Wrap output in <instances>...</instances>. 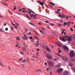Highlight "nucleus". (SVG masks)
<instances>
[{
	"instance_id": "obj_1",
	"label": "nucleus",
	"mask_w": 75,
	"mask_h": 75,
	"mask_svg": "<svg viewBox=\"0 0 75 75\" xmlns=\"http://www.w3.org/2000/svg\"><path fill=\"white\" fill-rule=\"evenodd\" d=\"M70 57H75V53L74 52V51L71 50L70 51Z\"/></svg>"
},
{
	"instance_id": "obj_2",
	"label": "nucleus",
	"mask_w": 75,
	"mask_h": 75,
	"mask_svg": "<svg viewBox=\"0 0 75 75\" xmlns=\"http://www.w3.org/2000/svg\"><path fill=\"white\" fill-rule=\"evenodd\" d=\"M60 39L62 41H64L65 42V41H67V39L66 38H65V37L64 36H62L61 37H60Z\"/></svg>"
},
{
	"instance_id": "obj_3",
	"label": "nucleus",
	"mask_w": 75,
	"mask_h": 75,
	"mask_svg": "<svg viewBox=\"0 0 75 75\" xmlns=\"http://www.w3.org/2000/svg\"><path fill=\"white\" fill-rule=\"evenodd\" d=\"M48 64L50 66H51V67H52L53 66V65H54V64H53V62L51 61H49L48 62Z\"/></svg>"
},
{
	"instance_id": "obj_4",
	"label": "nucleus",
	"mask_w": 75,
	"mask_h": 75,
	"mask_svg": "<svg viewBox=\"0 0 75 75\" xmlns=\"http://www.w3.org/2000/svg\"><path fill=\"white\" fill-rule=\"evenodd\" d=\"M47 59H50V60L52 59V56L51 55H50V54H47Z\"/></svg>"
},
{
	"instance_id": "obj_5",
	"label": "nucleus",
	"mask_w": 75,
	"mask_h": 75,
	"mask_svg": "<svg viewBox=\"0 0 75 75\" xmlns=\"http://www.w3.org/2000/svg\"><path fill=\"white\" fill-rule=\"evenodd\" d=\"M72 40V37L69 36L67 37V40L68 41H71Z\"/></svg>"
},
{
	"instance_id": "obj_6",
	"label": "nucleus",
	"mask_w": 75,
	"mask_h": 75,
	"mask_svg": "<svg viewBox=\"0 0 75 75\" xmlns=\"http://www.w3.org/2000/svg\"><path fill=\"white\" fill-rule=\"evenodd\" d=\"M57 71L58 73H61L63 71V69L62 68H60L58 69H57Z\"/></svg>"
},
{
	"instance_id": "obj_7",
	"label": "nucleus",
	"mask_w": 75,
	"mask_h": 75,
	"mask_svg": "<svg viewBox=\"0 0 75 75\" xmlns=\"http://www.w3.org/2000/svg\"><path fill=\"white\" fill-rule=\"evenodd\" d=\"M63 48L64 50H65V51H67L69 50L68 47L66 45H64L63 46Z\"/></svg>"
},
{
	"instance_id": "obj_8",
	"label": "nucleus",
	"mask_w": 75,
	"mask_h": 75,
	"mask_svg": "<svg viewBox=\"0 0 75 75\" xmlns=\"http://www.w3.org/2000/svg\"><path fill=\"white\" fill-rule=\"evenodd\" d=\"M62 58L63 59L64 61H68V58H67V57H62Z\"/></svg>"
},
{
	"instance_id": "obj_9",
	"label": "nucleus",
	"mask_w": 75,
	"mask_h": 75,
	"mask_svg": "<svg viewBox=\"0 0 75 75\" xmlns=\"http://www.w3.org/2000/svg\"><path fill=\"white\" fill-rule=\"evenodd\" d=\"M62 58L63 59L64 61H68V58H67V57H62Z\"/></svg>"
},
{
	"instance_id": "obj_10",
	"label": "nucleus",
	"mask_w": 75,
	"mask_h": 75,
	"mask_svg": "<svg viewBox=\"0 0 75 75\" xmlns=\"http://www.w3.org/2000/svg\"><path fill=\"white\" fill-rule=\"evenodd\" d=\"M63 23L64 24V25H70V24L71 23V22H64Z\"/></svg>"
},
{
	"instance_id": "obj_11",
	"label": "nucleus",
	"mask_w": 75,
	"mask_h": 75,
	"mask_svg": "<svg viewBox=\"0 0 75 75\" xmlns=\"http://www.w3.org/2000/svg\"><path fill=\"white\" fill-rule=\"evenodd\" d=\"M69 74V72L68 71H65L64 72L63 75H68Z\"/></svg>"
},
{
	"instance_id": "obj_12",
	"label": "nucleus",
	"mask_w": 75,
	"mask_h": 75,
	"mask_svg": "<svg viewBox=\"0 0 75 75\" xmlns=\"http://www.w3.org/2000/svg\"><path fill=\"white\" fill-rule=\"evenodd\" d=\"M30 29L31 30H32V31H33V32L35 33V34H37L38 35V33H37L36 32H35V30H33V29L30 28Z\"/></svg>"
},
{
	"instance_id": "obj_13",
	"label": "nucleus",
	"mask_w": 75,
	"mask_h": 75,
	"mask_svg": "<svg viewBox=\"0 0 75 75\" xmlns=\"http://www.w3.org/2000/svg\"><path fill=\"white\" fill-rule=\"evenodd\" d=\"M42 47L43 48H44V49L45 50H47V46H45L44 45H43Z\"/></svg>"
},
{
	"instance_id": "obj_14",
	"label": "nucleus",
	"mask_w": 75,
	"mask_h": 75,
	"mask_svg": "<svg viewBox=\"0 0 75 75\" xmlns=\"http://www.w3.org/2000/svg\"><path fill=\"white\" fill-rule=\"evenodd\" d=\"M24 36L23 37V39L24 40H28V38H27V36L25 35V34H24Z\"/></svg>"
},
{
	"instance_id": "obj_15",
	"label": "nucleus",
	"mask_w": 75,
	"mask_h": 75,
	"mask_svg": "<svg viewBox=\"0 0 75 75\" xmlns=\"http://www.w3.org/2000/svg\"><path fill=\"white\" fill-rule=\"evenodd\" d=\"M39 4L41 6H43V5H44V2L40 1V4Z\"/></svg>"
},
{
	"instance_id": "obj_16",
	"label": "nucleus",
	"mask_w": 75,
	"mask_h": 75,
	"mask_svg": "<svg viewBox=\"0 0 75 75\" xmlns=\"http://www.w3.org/2000/svg\"><path fill=\"white\" fill-rule=\"evenodd\" d=\"M37 15H34L33 14H32L31 15H30V17L31 18H33V17H37Z\"/></svg>"
},
{
	"instance_id": "obj_17",
	"label": "nucleus",
	"mask_w": 75,
	"mask_h": 75,
	"mask_svg": "<svg viewBox=\"0 0 75 75\" xmlns=\"http://www.w3.org/2000/svg\"><path fill=\"white\" fill-rule=\"evenodd\" d=\"M47 51H48V52H51V50H50V49L48 47H47Z\"/></svg>"
},
{
	"instance_id": "obj_18",
	"label": "nucleus",
	"mask_w": 75,
	"mask_h": 75,
	"mask_svg": "<svg viewBox=\"0 0 75 75\" xmlns=\"http://www.w3.org/2000/svg\"><path fill=\"white\" fill-rule=\"evenodd\" d=\"M59 16L60 17H61L62 18H64L65 17V16L64 15H63V16L61 15V14H59Z\"/></svg>"
},
{
	"instance_id": "obj_19",
	"label": "nucleus",
	"mask_w": 75,
	"mask_h": 75,
	"mask_svg": "<svg viewBox=\"0 0 75 75\" xmlns=\"http://www.w3.org/2000/svg\"><path fill=\"white\" fill-rule=\"evenodd\" d=\"M22 51H26V49L25 47H23L22 48Z\"/></svg>"
},
{
	"instance_id": "obj_20",
	"label": "nucleus",
	"mask_w": 75,
	"mask_h": 75,
	"mask_svg": "<svg viewBox=\"0 0 75 75\" xmlns=\"http://www.w3.org/2000/svg\"><path fill=\"white\" fill-rule=\"evenodd\" d=\"M69 64L70 67H72L73 65H74L73 64H72V63L71 62H69Z\"/></svg>"
},
{
	"instance_id": "obj_21",
	"label": "nucleus",
	"mask_w": 75,
	"mask_h": 75,
	"mask_svg": "<svg viewBox=\"0 0 75 75\" xmlns=\"http://www.w3.org/2000/svg\"><path fill=\"white\" fill-rule=\"evenodd\" d=\"M35 45H36V47H38V45H40V43H39V42H38V44H35Z\"/></svg>"
},
{
	"instance_id": "obj_22",
	"label": "nucleus",
	"mask_w": 75,
	"mask_h": 75,
	"mask_svg": "<svg viewBox=\"0 0 75 75\" xmlns=\"http://www.w3.org/2000/svg\"><path fill=\"white\" fill-rule=\"evenodd\" d=\"M65 29H62V34H64V31H65Z\"/></svg>"
},
{
	"instance_id": "obj_23",
	"label": "nucleus",
	"mask_w": 75,
	"mask_h": 75,
	"mask_svg": "<svg viewBox=\"0 0 75 75\" xmlns=\"http://www.w3.org/2000/svg\"><path fill=\"white\" fill-rule=\"evenodd\" d=\"M0 64L1 65V66H2V67H4V66L3 65V64H2L1 61H0Z\"/></svg>"
},
{
	"instance_id": "obj_24",
	"label": "nucleus",
	"mask_w": 75,
	"mask_h": 75,
	"mask_svg": "<svg viewBox=\"0 0 75 75\" xmlns=\"http://www.w3.org/2000/svg\"><path fill=\"white\" fill-rule=\"evenodd\" d=\"M14 25L15 27V29H16L17 30V27H18V26L17 25Z\"/></svg>"
},
{
	"instance_id": "obj_25",
	"label": "nucleus",
	"mask_w": 75,
	"mask_h": 75,
	"mask_svg": "<svg viewBox=\"0 0 75 75\" xmlns=\"http://www.w3.org/2000/svg\"><path fill=\"white\" fill-rule=\"evenodd\" d=\"M28 23L30 24V25H33V26H34V24H33V23H31V22H28Z\"/></svg>"
},
{
	"instance_id": "obj_26",
	"label": "nucleus",
	"mask_w": 75,
	"mask_h": 75,
	"mask_svg": "<svg viewBox=\"0 0 75 75\" xmlns=\"http://www.w3.org/2000/svg\"><path fill=\"white\" fill-rule=\"evenodd\" d=\"M28 9L29 10V9ZM30 11H31V12H32V13H33V14H35V13H34V11H33L31 10L30 9Z\"/></svg>"
},
{
	"instance_id": "obj_27",
	"label": "nucleus",
	"mask_w": 75,
	"mask_h": 75,
	"mask_svg": "<svg viewBox=\"0 0 75 75\" xmlns=\"http://www.w3.org/2000/svg\"><path fill=\"white\" fill-rule=\"evenodd\" d=\"M72 70H73L74 72H75V67L73 68H72Z\"/></svg>"
},
{
	"instance_id": "obj_28",
	"label": "nucleus",
	"mask_w": 75,
	"mask_h": 75,
	"mask_svg": "<svg viewBox=\"0 0 75 75\" xmlns=\"http://www.w3.org/2000/svg\"><path fill=\"white\" fill-rule=\"evenodd\" d=\"M26 16L28 18H29V19H31V18H30V17H29L28 15V14L26 15Z\"/></svg>"
},
{
	"instance_id": "obj_29",
	"label": "nucleus",
	"mask_w": 75,
	"mask_h": 75,
	"mask_svg": "<svg viewBox=\"0 0 75 75\" xmlns=\"http://www.w3.org/2000/svg\"><path fill=\"white\" fill-rule=\"evenodd\" d=\"M39 31L42 34H44V32L42 31L41 30H40Z\"/></svg>"
},
{
	"instance_id": "obj_30",
	"label": "nucleus",
	"mask_w": 75,
	"mask_h": 75,
	"mask_svg": "<svg viewBox=\"0 0 75 75\" xmlns=\"http://www.w3.org/2000/svg\"><path fill=\"white\" fill-rule=\"evenodd\" d=\"M65 17H66V18H66V19H67V20L68 19V18H69V17H68V16H67V17L65 16Z\"/></svg>"
},
{
	"instance_id": "obj_31",
	"label": "nucleus",
	"mask_w": 75,
	"mask_h": 75,
	"mask_svg": "<svg viewBox=\"0 0 75 75\" xmlns=\"http://www.w3.org/2000/svg\"><path fill=\"white\" fill-rule=\"evenodd\" d=\"M16 40H20V38H19V37H17L16 38Z\"/></svg>"
},
{
	"instance_id": "obj_32",
	"label": "nucleus",
	"mask_w": 75,
	"mask_h": 75,
	"mask_svg": "<svg viewBox=\"0 0 75 75\" xmlns=\"http://www.w3.org/2000/svg\"><path fill=\"white\" fill-rule=\"evenodd\" d=\"M22 62H26V60L24 59L22 61Z\"/></svg>"
},
{
	"instance_id": "obj_33",
	"label": "nucleus",
	"mask_w": 75,
	"mask_h": 75,
	"mask_svg": "<svg viewBox=\"0 0 75 75\" xmlns=\"http://www.w3.org/2000/svg\"><path fill=\"white\" fill-rule=\"evenodd\" d=\"M57 55H58L60 57H63L62 56L59 54H58Z\"/></svg>"
},
{
	"instance_id": "obj_34",
	"label": "nucleus",
	"mask_w": 75,
	"mask_h": 75,
	"mask_svg": "<svg viewBox=\"0 0 75 75\" xmlns=\"http://www.w3.org/2000/svg\"><path fill=\"white\" fill-rule=\"evenodd\" d=\"M39 71H41V70H40V69H38L36 70V72H39Z\"/></svg>"
},
{
	"instance_id": "obj_35",
	"label": "nucleus",
	"mask_w": 75,
	"mask_h": 75,
	"mask_svg": "<svg viewBox=\"0 0 75 75\" xmlns=\"http://www.w3.org/2000/svg\"><path fill=\"white\" fill-rule=\"evenodd\" d=\"M53 60L55 61H57V59L55 58H53Z\"/></svg>"
},
{
	"instance_id": "obj_36",
	"label": "nucleus",
	"mask_w": 75,
	"mask_h": 75,
	"mask_svg": "<svg viewBox=\"0 0 75 75\" xmlns=\"http://www.w3.org/2000/svg\"><path fill=\"white\" fill-rule=\"evenodd\" d=\"M58 25H59V27H61V26H62V25L61 24L59 23L58 24Z\"/></svg>"
},
{
	"instance_id": "obj_37",
	"label": "nucleus",
	"mask_w": 75,
	"mask_h": 75,
	"mask_svg": "<svg viewBox=\"0 0 75 75\" xmlns=\"http://www.w3.org/2000/svg\"><path fill=\"white\" fill-rule=\"evenodd\" d=\"M16 6H15L14 7H13V10H16Z\"/></svg>"
},
{
	"instance_id": "obj_38",
	"label": "nucleus",
	"mask_w": 75,
	"mask_h": 75,
	"mask_svg": "<svg viewBox=\"0 0 75 75\" xmlns=\"http://www.w3.org/2000/svg\"><path fill=\"white\" fill-rule=\"evenodd\" d=\"M61 64H59L57 66L58 67H61Z\"/></svg>"
},
{
	"instance_id": "obj_39",
	"label": "nucleus",
	"mask_w": 75,
	"mask_h": 75,
	"mask_svg": "<svg viewBox=\"0 0 75 75\" xmlns=\"http://www.w3.org/2000/svg\"><path fill=\"white\" fill-rule=\"evenodd\" d=\"M35 38H36V40H37L39 41V40H38V38H37V37L36 36H35Z\"/></svg>"
},
{
	"instance_id": "obj_40",
	"label": "nucleus",
	"mask_w": 75,
	"mask_h": 75,
	"mask_svg": "<svg viewBox=\"0 0 75 75\" xmlns=\"http://www.w3.org/2000/svg\"><path fill=\"white\" fill-rule=\"evenodd\" d=\"M23 13H28V12L27 11H25L24 10H23L22 11Z\"/></svg>"
},
{
	"instance_id": "obj_41",
	"label": "nucleus",
	"mask_w": 75,
	"mask_h": 75,
	"mask_svg": "<svg viewBox=\"0 0 75 75\" xmlns=\"http://www.w3.org/2000/svg\"><path fill=\"white\" fill-rule=\"evenodd\" d=\"M11 24H12V25H15V24H14V23H13V22H11Z\"/></svg>"
},
{
	"instance_id": "obj_42",
	"label": "nucleus",
	"mask_w": 75,
	"mask_h": 75,
	"mask_svg": "<svg viewBox=\"0 0 75 75\" xmlns=\"http://www.w3.org/2000/svg\"><path fill=\"white\" fill-rule=\"evenodd\" d=\"M75 59H72V62H75Z\"/></svg>"
},
{
	"instance_id": "obj_43",
	"label": "nucleus",
	"mask_w": 75,
	"mask_h": 75,
	"mask_svg": "<svg viewBox=\"0 0 75 75\" xmlns=\"http://www.w3.org/2000/svg\"><path fill=\"white\" fill-rule=\"evenodd\" d=\"M58 45L59 46V47H61V43H58Z\"/></svg>"
},
{
	"instance_id": "obj_44",
	"label": "nucleus",
	"mask_w": 75,
	"mask_h": 75,
	"mask_svg": "<svg viewBox=\"0 0 75 75\" xmlns=\"http://www.w3.org/2000/svg\"><path fill=\"white\" fill-rule=\"evenodd\" d=\"M29 12V13L30 14V16H31V12L30 11H28Z\"/></svg>"
},
{
	"instance_id": "obj_45",
	"label": "nucleus",
	"mask_w": 75,
	"mask_h": 75,
	"mask_svg": "<svg viewBox=\"0 0 75 75\" xmlns=\"http://www.w3.org/2000/svg\"><path fill=\"white\" fill-rule=\"evenodd\" d=\"M3 32V30H2V29H0V32Z\"/></svg>"
},
{
	"instance_id": "obj_46",
	"label": "nucleus",
	"mask_w": 75,
	"mask_h": 75,
	"mask_svg": "<svg viewBox=\"0 0 75 75\" xmlns=\"http://www.w3.org/2000/svg\"><path fill=\"white\" fill-rule=\"evenodd\" d=\"M22 60H23V59H22V58H21L19 59V61H22Z\"/></svg>"
},
{
	"instance_id": "obj_47",
	"label": "nucleus",
	"mask_w": 75,
	"mask_h": 75,
	"mask_svg": "<svg viewBox=\"0 0 75 75\" xmlns=\"http://www.w3.org/2000/svg\"><path fill=\"white\" fill-rule=\"evenodd\" d=\"M30 40H32V39H33V38L31 36H30Z\"/></svg>"
},
{
	"instance_id": "obj_48",
	"label": "nucleus",
	"mask_w": 75,
	"mask_h": 75,
	"mask_svg": "<svg viewBox=\"0 0 75 75\" xmlns=\"http://www.w3.org/2000/svg\"><path fill=\"white\" fill-rule=\"evenodd\" d=\"M50 24L52 26H54V24L53 23H51V24Z\"/></svg>"
},
{
	"instance_id": "obj_49",
	"label": "nucleus",
	"mask_w": 75,
	"mask_h": 75,
	"mask_svg": "<svg viewBox=\"0 0 75 75\" xmlns=\"http://www.w3.org/2000/svg\"><path fill=\"white\" fill-rule=\"evenodd\" d=\"M57 10L58 11H61V9H58Z\"/></svg>"
},
{
	"instance_id": "obj_50",
	"label": "nucleus",
	"mask_w": 75,
	"mask_h": 75,
	"mask_svg": "<svg viewBox=\"0 0 75 75\" xmlns=\"http://www.w3.org/2000/svg\"><path fill=\"white\" fill-rule=\"evenodd\" d=\"M5 30H6V31H8V28H5Z\"/></svg>"
},
{
	"instance_id": "obj_51",
	"label": "nucleus",
	"mask_w": 75,
	"mask_h": 75,
	"mask_svg": "<svg viewBox=\"0 0 75 75\" xmlns=\"http://www.w3.org/2000/svg\"><path fill=\"white\" fill-rule=\"evenodd\" d=\"M22 10H23V8L21 9H19V11H21Z\"/></svg>"
},
{
	"instance_id": "obj_52",
	"label": "nucleus",
	"mask_w": 75,
	"mask_h": 75,
	"mask_svg": "<svg viewBox=\"0 0 75 75\" xmlns=\"http://www.w3.org/2000/svg\"><path fill=\"white\" fill-rule=\"evenodd\" d=\"M64 38H68V36H64Z\"/></svg>"
},
{
	"instance_id": "obj_53",
	"label": "nucleus",
	"mask_w": 75,
	"mask_h": 75,
	"mask_svg": "<svg viewBox=\"0 0 75 75\" xmlns=\"http://www.w3.org/2000/svg\"><path fill=\"white\" fill-rule=\"evenodd\" d=\"M26 53L27 54H29V52L28 51H27Z\"/></svg>"
},
{
	"instance_id": "obj_54",
	"label": "nucleus",
	"mask_w": 75,
	"mask_h": 75,
	"mask_svg": "<svg viewBox=\"0 0 75 75\" xmlns=\"http://www.w3.org/2000/svg\"><path fill=\"white\" fill-rule=\"evenodd\" d=\"M37 55L38 56V54H39V53H38V52H37Z\"/></svg>"
},
{
	"instance_id": "obj_55",
	"label": "nucleus",
	"mask_w": 75,
	"mask_h": 75,
	"mask_svg": "<svg viewBox=\"0 0 75 75\" xmlns=\"http://www.w3.org/2000/svg\"><path fill=\"white\" fill-rule=\"evenodd\" d=\"M52 6H55V4L53 3V4H52Z\"/></svg>"
},
{
	"instance_id": "obj_56",
	"label": "nucleus",
	"mask_w": 75,
	"mask_h": 75,
	"mask_svg": "<svg viewBox=\"0 0 75 75\" xmlns=\"http://www.w3.org/2000/svg\"><path fill=\"white\" fill-rule=\"evenodd\" d=\"M38 24H39V25H42V24L41 23H38Z\"/></svg>"
},
{
	"instance_id": "obj_57",
	"label": "nucleus",
	"mask_w": 75,
	"mask_h": 75,
	"mask_svg": "<svg viewBox=\"0 0 75 75\" xmlns=\"http://www.w3.org/2000/svg\"><path fill=\"white\" fill-rule=\"evenodd\" d=\"M42 30H45V29H44V28H42Z\"/></svg>"
},
{
	"instance_id": "obj_58",
	"label": "nucleus",
	"mask_w": 75,
	"mask_h": 75,
	"mask_svg": "<svg viewBox=\"0 0 75 75\" xmlns=\"http://www.w3.org/2000/svg\"><path fill=\"white\" fill-rule=\"evenodd\" d=\"M25 30L26 31H28V30H27V29H26V28H25Z\"/></svg>"
},
{
	"instance_id": "obj_59",
	"label": "nucleus",
	"mask_w": 75,
	"mask_h": 75,
	"mask_svg": "<svg viewBox=\"0 0 75 75\" xmlns=\"http://www.w3.org/2000/svg\"><path fill=\"white\" fill-rule=\"evenodd\" d=\"M3 4H4V5H5V6H8V5L6 4H4V3H3Z\"/></svg>"
},
{
	"instance_id": "obj_60",
	"label": "nucleus",
	"mask_w": 75,
	"mask_h": 75,
	"mask_svg": "<svg viewBox=\"0 0 75 75\" xmlns=\"http://www.w3.org/2000/svg\"><path fill=\"white\" fill-rule=\"evenodd\" d=\"M11 28L12 30H13V27H11Z\"/></svg>"
},
{
	"instance_id": "obj_61",
	"label": "nucleus",
	"mask_w": 75,
	"mask_h": 75,
	"mask_svg": "<svg viewBox=\"0 0 75 75\" xmlns=\"http://www.w3.org/2000/svg\"><path fill=\"white\" fill-rule=\"evenodd\" d=\"M6 25H7V23H4V26H6Z\"/></svg>"
},
{
	"instance_id": "obj_62",
	"label": "nucleus",
	"mask_w": 75,
	"mask_h": 75,
	"mask_svg": "<svg viewBox=\"0 0 75 75\" xmlns=\"http://www.w3.org/2000/svg\"><path fill=\"white\" fill-rule=\"evenodd\" d=\"M40 50V49H39V48H38L37 49V51H39Z\"/></svg>"
},
{
	"instance_id": "obj_63",
	"label": "nucleus",
	"mask_w": 75,
	"mask_h": 75,
	"mask_svg": "<svg viewBox=\"0 0 75 75\" xmlns=\"http://www.w3.org/2000/svg\"><path fill=\"white\" fill-rule=\"evenodd\" d=\"M16 47H18V44H16Z\"/></svg>"
},
{
	"instance_id": "obj_64",
	"label": "nucleus",
	"mask_w": 75,
	"mask_h": 75,
	"mask_svg": "<svg viewBox=\"0 0 75 75\" xmlns=\"http://www.w3.org/2000/svg\"><path fill=\"white\" fill-rule=\"evenodd\" d=\"M44 53H45V54H47V51H44Z\"/></svg>"
}]
</instances>
